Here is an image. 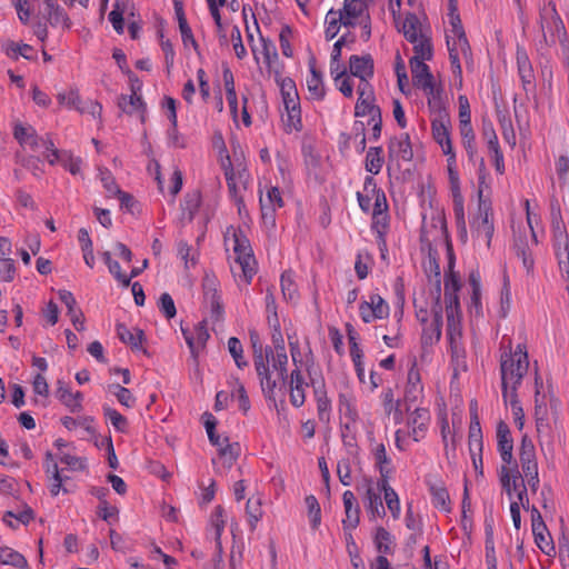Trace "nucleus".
Masks as SVG:
<instances>
[{
	"instance_id": "f257e3e1",
	"label": "nucleus",
	"mask_w": 569,
	"mask_h": 569,
	"mask_svg": "<svg viewBox=\"0 0 569 569\" xmlns=\"http://www.w3.org/2000/svg\"><path fill=\"white\" fill-rule=\"evenodd\" d=\"M274 81L280 88L282 102L287 111V128L300 131L302 129L301 108L298 90L295 81L290 77H282L280 69L273 70Z\"/></svg>"
},
{
	"instance_id": "f03ea898",
	"label": "nucleus",
	"mask_w": 569,
	"mask_h": 569,
	"mask_svg": "<svg viewBox=\"0 0 569 569\" xmlns=\"http://www.w3.org/2000/svg\"><path fill=\"white\" fill-rule=\"evenodd\" d=\"M540 28L542 31V40L546 44H555L556 39L563 47V52L569 57V46H567V32L565 24L557 12L556 3L549 1L540 8Z\"/></svg>"
},
{
	"instance_id": "7ed1b4c3",
	"label": "nucleus",
	"mask_w": 569,
	"mask_h": 569,
	"mask_svg": "<svg viewBox=\"0 0 569 569\" xmlns=\"http://www.w3.org/2000/svg\"><path fill=\"white\" fill-rule=\"evenodd\" d=\"M528 353H522L518 359H515V356L511 353H505L501 357V387L505 401L508 400V396L510 393L508 390V383L511 382V388L513 386L517 388L521 383V380L528 370Z\"/></svg>"
},
{
	"instance_id": "20e7f679",
	"label": "nucleus",
	"mask_w": 569,
	"mask_h": 569,
	"mask_svg": "<svg viewBox=\"0 0 569 569\" xmlns=\"http://www.w3.org/2000/svg\"><path fill=\"white\" fill-rule=\"evenodd\" d=\"M233 252L246 282L250 283L256 273V259L250 241L241 229L233 231Z\"/></svg>"
},
{
	"instance_id": "39448f33",
	"label": "nucleus",
	"mask_w": 569,
	"mask_h": 569,
	"mask_svg": "<svg viewBox=\"0 0 569 569\" xmlns=\"http://www.w3.org/2000/svg\"><path fill=\"white\" fill-rule=\"evenodd\" d=\"M450 116L432 118L431 132L435 141L441 147L445 154L453 153L452 142L450 139Z\"/></svg>"
},
{
	"instance_id": "423d86ee",
	"label": "nucleus",
	"mask_w": 569,
	"mask_h": 569,
	"mask_svg": "<svg viewBox=\"0 0 569 569\" xmlns=\"http://www.w3.org/2000/svg\"><path fill=\"white\" fill-rule=\"evenodd\" d=\"M356 42V34L348 31L343 36H341L333 44V49L330 57V73L333 76V80L336 83L339 82L341 78L347 76L346 68L340 66L341 59V44H353Z\"/></svg>"
},
{
	"instance_id": "0eeeda50",
	"label": "nucleus",
	"mask_w": 569,
	"mask_h": 569,
	"mask_svg": "<svg viewBox=\"0 0 569 569\" xmlns=\"http://www.w3.org/2000/svg\"><path fill=\"white\" fill-rule=\"evenodd\" d=\"M497 447L500 453L501 460L505 465L515 463L513 459V439L508 425L500 420L497 425Z\"/></svg>"
},
{
	"instance_id": "6e6552de",
	"label": "nucleus",
	"mask_w": 569,
	"mask_h": 569,
	"mask_svg": "<svg viewBox=\"0 0 569 569\" xmlns=\"http://www.w3.org/2000/svg\"><path fill=\"white\" fill-rule=\"evenodd\" d=\"M390 9L392 11L393 17H396V9L393 8V0H390ZM400 17L395 18L396 26L398 30L403 33V37L410 43H416L420 39L421 32V23L419 18L413 12H407L401 27H399L398 20Z\"/></svg>"
},
{
	"instance_id": "1a4fd4ad",
	"label": "nucleus",
	"mask_w": 569,
	"mask_h": 569,
	"mask_svg": "<svg viewBox=\"0 0 569 569\" xmlns=\"http://www.w3.org/2000/svg\"><path fill=\"white\" fill-rule=\"evenodd\" d=\"M389 160L401 159L403 161H411L413 158L412 146L409 133H402L399 138L392 137L388 144Z\"/></svg>"
},
{
	"instance_id": "9d476101",
	"label": "nucleus",
	"mask_w": 569,
	"mask_h": 569,
	"mask_svg": "<svg viewBox=\"0 0 569 569\" xmlns=\"http://www.w3.org/2000/svg\"><path fill=\"white\" fill-rule=\"evenodd\" d=\"M346 518L342 520L343 530L352 531L360 522V506L351 490H346L342 495Z\"/></svg>"
},
{
	"instance_id": "9b49d317",
	"label": "nucleus",
	"mask_w": 569,
	"mask_h": 569,
	"mask_svg": "<svg viewBox=\"0 0 569 569\" xmlns=\"http://www.w3.org/2000/svg\"><path fill=\"white\" fill-rule=\"evenodd\" d=\"M349 70L353 77L360 80H369L375 74V62L371 54H353L349 58Z\"/></svg>"
},
{
	"instance_id": "f8f14e48",
	"label": "nucleus",
	"mask_w": 569,
	"mask_h": 569,
	"mask_svg": "<svg viewBox=\"0 0 569 569\" xmlns=\"http://www.w3.org/2000/svg\"><path fill=\"white\" fill-rule=\"evenodd\" d=\"M409 64L413 84L422 90H431V86L435 84V80L429 66L416 59H410Z\"/></svg>"
},
{
	"instance_id": "ddd939ff",
	"label": "nucleus",
	"mask_w": 569,
	"mask_h": 569,
	"mask_svg": "<svg viewBox=\"0 0 569 569\" xmlns=\"http://www.w3.org/2000/svg\"><path fill=\"white\" fill-rule=\"evenodd\" d=\"M262 357L267 358V360H266L267 372L264 376H258V378L260 380V386H261L264 397L268 400L276 401L274 389L277 388V380L271 379V372H270V367H269V362L273 360V357H276L274 347L272 348V347L267 346L264 349L262 348Z\"/></svg>"
},
{
	"instance_id": "4468645a",
	"label": "nucleus",
	"mask_w": 569,
	"mask_h": 569,
	"mask_svg": "<svg viewBox=\"0 0 569 569\" xmlns=\"http://www.w3.org/2000/svg\"><path fill=\"white\" fill-rule=\"evenodd\" d=\"M309 68L311 74L309 78H307L308 92L310 99L320 101L325 98L326 90L323 86L322 72L317 69L315 57L309 59Z\"/></svg>"
},
{
	"instance_id": "2eb2a0df",
	"label": "nucleus",
	"mask_w": 569,
	"mask_h": 569,
	"mask_svg": "<svg viewBox=\"0 0 569 569\" xmlns=\"http://www.w3.org/2000/svg\"><path fill=\"white\" fill-rule=\"evenodd\" d=\"M56 396L71 412H80L82 410V392H71L69 387L61 380H58Z\"/></svg>"
},
{
	"instance_id": "dca6fc26",
	"label": "nucleus",
	"mask_w": 569,
	"mask_h": 569,
	"mask_svg": "<svg viewBox=\"0 0 569 569\" xmlns=\"http://www.w3.org/2000/svg\"><path fill=\"white\" fill-rule=\"evenodd\" d=\"M517 66L523 89L527 92L532 91L535 89V73L530 60L525 50L518 49Z\"/></svg>"
},
{
	"instance_id": "f3484780",
	"label": "nucleus",
	"mask_w": 569,
	"mask_h": 569,
	"mask_svg": "<svg viewBox=\"0 0 569 569\" xmlns=\"http://www.w3.org/2000/svg\"><path fill=\"white\" fill-rule=\"evenodd\" d=\"M59 299L66 305L68 316L70 317L72 325L78 331L84 330V316L80 309H77V301L72 292L68 290H59Z\"/></svg>"
},
{
	"instance_id": "a211bd4d",
	"label": "nucleus",
	"mask_w": 569,
	"mask_h": 569,
	"mask_svg": "<svg viewBox=\"0 0 569 569\" xmlns=\"http://www.w3.org/2000/svg\"><path fill=\"white\" fill-rule=\"evenodd\" d=\"M511 467H507L506 465L500 468V482L501 487L509 496L515 490L521 486V480H523L521 473L518 470L517 462L511 463Z\"/></svg>"
},
{
	"instance_id": "6ab92c4d",
	"label": "nucleus",
	"mask_w": 569,
	"mask_h": 569,
	"mask_svg": "<svg viewBox=\"0 0 569 569\" xmlns=\"http://www.w3.org/2000/svg\"><path fill=\"white\" fill-rule=\"evenodd\" d=\"M363 189L367 193H372L375 197L373 218H378L388 210L387 198L380 188L377 187L376 180L371 176H367L363 183Z\"/></svg>"
},
{
	"instance_id": "aec40b11",
	"label": "nucleus",
	"mask_w": 569,
	"mask_h": 569,
	"mask_svg": "<svg viewBox=\"0 0 569 569\" xmlns=\"http://www.w3.org/2000/svg\"><path fill=\"white\" fill-rule=\"evenodd\" d=\"M422 391V386L420 385V373L416 369V362L412 365L408 372V381L405 390L403 401L406 403V410H410V405L416 402L419 393Z\"/></svg>"
},
{
	"instance_id": "412c9836",
	"label": "nucleus",
	"mask_w": 569,
	"mask_h": 569,
	"mask_svg": "<svg viewBox=\"0 0 569 569\" xmlns=\"http://www.w3.org/2000/svg\"><path fill=\"white\" fill-rule=\"evenodd\" d=\"M366 481L368 485L366 490V508L370 515V519L373 520L377 517L382 518L386 516V509L381 496L375 491L371 479H366Z\"/></svg>"
},
{
	"instance_id": "4be33fe9",
	"label": "nucleus",
	"mask_w": 569,
	"mask_h": 569,
	"mask_svg": "<svg viewBox=\"0 0 569 569\" xmlns=\"http://www.w3.org/2000/svg\"><path fill=\"white\" fill-rule=\"evenodd\" d=\"M430 421L429 410L426 408H416L412 412V416L409 420V426H411V436L415 441H419L423 438L425 432L427 431L428 423Z\"/></svg>"
},
{
	"instance_id": "5701e85b",
	"label": "nucleus",
	"mask_w": 569,
	"mask_h": 569,
	"mask_svg": "<svg viewBox=\"0 0 569 569\" xmlns=\"http://www.w3.org/2000/svg\"><path fill=\"white\" fill-rule=\"evenodd\" d=\"M117 336L121 342L129 345L132 350H141L142 342L146 339L144 332L141 329L134 328L132 332L124 323H117Z\"/></svg>"
},
{
	"instance_id": "b1692460",
	"label": "nucleus",
	"mask_w": 569,
	"mask_h": 569,
	"mask_svg": "<svg viewBox=\"0 0 569 569\" xmlns=\"http://www.w3.org/2000/svg\"><path fill=\"white\" fill-rule=\"evenodd\" d=\"M428 97V108L433 118L449 117V112L446 108V103L442 99V88L431 86V90H423Z\"/></svg>"
},
{
	"instance_id": "393cba45",
	"label": "nucleus",
	"mask_w": 569,
	"mask_h": 569,
	"mask_svg": "<svg viewBox=\"0 0 569 569\" xmlns=\"http://www.w3.org/2000/svg\"><path fill=\"white\" fill-rule=\"evenodd\" d=\"M550 219L553 232V240L565 241L566 236H568V233L561 217L560 203L556 197H552L550 200Z\"/></svg>"
},
{
	"instance_id": "a878e982",
	"label": "nucleus",
	"mask_w": 569,
	"mask_h": 569,
	"mask_svg": "<svg viewBox=\"0 0 569 569\" xmlns=\"http://www.w3.org/2000/svg\"><path fill=\"white\" fill-rule=\"evenodd\" d=\"M373 543L379 552L386 557V555H392L395 552V537L383 527H377L373 536Z\"/></svg>"
},
{
	"instance_id": "bb28decb",
	"label": "nucleus",
	"mask_w": 569,
	"mask_h": 569,
	"mask_svg": "<svg viewBox=\"0 0 569 569\" xmlns=\"http://www.w3.org/2000/svg\"><path fill=\"white\" fill-rule=\"evenodd\" d=\"M174 13H176V18L178 20L179 30L181 33L183 44L187 46L188 43H190L193 47V49L197 51L199 46L193 37L190 26L188 24V21L186 19L183 4H180L179 2L176 3Z\"/></svg>"
},
{
	"instance_id": "cd10ccee",
	"label": "nucleus",
	"mask_w": 569,
	"mask_h": 569,
	"mask_svg": "<svg viewBox=\"0 0 569 569\" xmlns=\"http://www.w3.org/2000/svg\"><path fill=\"white\" fill-rule=\"evenodd\" d=\"M449 19H450V24H451V28H452L451 31H452V33L458 39V44L460 47V50H461L462 54L466 58H468V57L470 58L471 57V47H470L469 41L467 39V36H466V32H465V29H463L460 16L459 14L449 13Z\"/></svg>"
},
{
	"instance_id": "c85d7f7f",
	"label": "nucleus",
	"mask_w": 569,
	"mask_h": 569,
	"mask_svg": "<svg viewBox=\"0 0 569 569\" xmlns=\"http://www.w3.org/2000/svg\"><path fill=\"white\" fill-rule=\"evenodd\" d=\"M250 342L252 346L253 353V365L257 372V376H264L267 372L266 368V357H262V343L260 341V337L257 331H250Z\"/></svg>"
},
{
	"instance_id": "c756f323",
	"label": "nucleus",
	"mask_w": 569,
	"mask_h": 569,
	"mask_svg": "<svg viewBox=\"0 0 569 569\" xmlns=\"http://www.w3.org/2000/svg\"><path fill=\"white\" fill-rule=\"evenodd\" d=\"M210 335L206 321L200 322L196 328V338L186 336V342L193 358L198 357V350L204 348Z\"/></svg>"
},
{
	"instance_id": "7c9ffc66",
	"label": "nucleus",
	"mask_w": 569,
	"mask_h": 569,
	"mask_svg": "<svg viewBox=\"0 0 569 569\" xmlns=\"http://www.w3.org/2000/svg\"><path fill=\"white\" fill-rule=\"evenodd\" d=\"M0 563L12 566L18 569H28V561L23 555L10 547L0 548Z\"/></svg>"
},
{
	"instance_id": "2f4dec72",
	"label": "nucleus",
	"mask_w": 569,
	"mask_h": 569,
	"mask_svg": "<svg viewBox=\"0 0 569 569\" xmlns=\"http://www.w3.org/2000/svg\"><path fill=\"white\" fill-rule=\"evenodd\" d=\"M372 456L375 459V467L378 469L379 473H383L385 471H388L389 473L395 472V467L390 457L387 455L383 443H378L372 449Z\"/></svg>"
},
{
	"instance_id": "473e14b6",
	"label": "nucleus",
	"mask_w": 569,
	"mask_h": 569,
	"mask_svg": "<svg viewBox=\"0 0 569 569\" xmlns=\"http://www.w3.org/2000/svg\"><path fill=\"white\" fill-rule=\"evenodd\" d=\"M201 204V194L199 191L188 192L181 203V210L183 218L188 221H192L199 207Z\"/></svg>"
},
{
	"instance_id": "72a5a7b5",
	"label": "nucleus",
	"mask_w": 569,
	"mask_h": 569,
	"mask_svg": "<svg viewBox=\"0 0 569 569\" xmlns=\"http://www.w3.org/2000/svg\"><path fill=\"white\" fill-rule=\"evenodd\" d=\"M412 44L415 54L410 59H416L422 62H425V60L432 59L433 49L431 39L428 36L420 33V39Z\"/></svg>"
},
{
	"instance_id": "f704fd0d",
	"label": "nucleus",
	"mask_w": 569,
	"mask_h": 569,
	"mask_svg": "<svg viewBox=\"0 0 569 569\" xmlns=\"http://www.w3.org/2000/svg\"><path fill=\"white\" fill-rule=\"evenodd\" d=\"M468 445H469L470 453H473L475 451H478V453H482V449H483L482 430H481L480 421H476V417H473V421H470Z\"/></svg>"
},
{
	"instance_id": "c9c22d12",
	"label": "nucleus",
	"mask_w": 569,
	"mask_h": 569,
	"mask_svg": "<svg viewBox=\"0 0 569 569\" xmlns=\"http://www.w3.org/2000/svg\"><path fill=\"white\" fill-rule=\"evenodd\" d=\"M202 421H203V425H204V428H206V431H207V435H208V438H209V441L212 446L217 447L218 450L221 448V447H224L226 442L223 441V439H221V437L216 432V427H217V419L216 417L206 411L203 415H202Z\"/></svg>"
},
{
	"instance_id": "e433bc0d",
	"label": "nucleus",
	"mask_w": 569,
	"mask_h": 569,
	"mask_svg": "<svg viewBox=\"0 0 569 569\" xmlns=\"http://www.w3.org/2000/svg\"><path fill=\"white\" fill-rule=\"evenodd\" d=\"M382 147H370L365 161L366 170L372 174H378L383 164Z\"/></svg>"
},
{
	"instance_id": "4c0bfd02",
	"label": "nucleus",
	"mask_w": 569,
	"mask_h": 569,
	"mask_svg": "<svg viewBox=\"0 0 569 569\" xmlns=\"http://www.w3.org/2000/svg\"><path fill=\"white\" fill-rule=\"evenodd\" d=\"M475 223L477 232L488 226H493L491 202L489 200L480 199L478 201V218Z\"/></svg>"
},
{
	"instance_id": "58836bf2",
	"label": "nucleus",
	"mask_w": 569,
	"mask_h": 569,
	"mask_svg": "<svg viewBox=\"0 0 569 569\" xmlns=\"http://www.w3.org/2000/svg\"><path fill=\"white\" fill-rule=\"evenodd\" d=\"M432 503L436 508H440L445 511H450V498L448 490L442 486V483H432L429 487Z\"/></svg>"
},
{
	"instance_id": "ea45409f",
	"label": "nucleus",
	"mask_w": 569,
	"mask_h": 569,
	"mask_svg": "<svg viewBox=\"0 0 569 569\" xmlns=\"http://www.w3.org/2000/svg\"><path fill=\"white\" fill-rule=\"evenodd\" d=\"M223 441L226 442L224 447L219 449V456L223 458V465L226 468L230 469L240 455V445L239 442H229V438L224 437Z\"/></svg>"
},
{
	"instance_id": "a19ab883",
	"label": "nucleus",
	"mask_w": 569,
	"mask_h": 569,
	"mask_svg": "<svg viewBox=\"0 0 569 569\" xmlns=\"http://www.w3.org/2000/svg\"><path fill=\"white\" fill-rule=\"evenodd\" d=\"M246 513L249 518L250 529L253 531L257 528V523L262 518L263 511L261 508V499L259 497H251L246 503Z\"/></svg>"
},
{
	"instance_id": "79ce46f5",
	"label": "nucleus",
	"mask_w": 569,
	"mask_h": 569,
	"mask_svg": "<svg viewBox=\"0 0 569 569\" xmlns=\"http://www.w3.org/2000/svg\"><path fill=\"white\" fill-rule=\"evenodd\" d=\"M555 252L558 260L559 269L561 272L569 273V237L566 240H553Z\"/></svg>"
},
{
	"instance_id": "37998d69",
	"label": "nucleus",
	"mask_w": 569,
	"mask_h": 569,
	"mask_svg": "<svg viewBox=\"0 0 569 569\" xmlns=\"http://www.w3.org/2000/svg\"><path fill=\"white\" fill-rule=\"evenodd\" d=\"M211 525L214 528V540L218 548L221 549V535L226 526V510L222 506H217L211 515Z\"/></svg>"
},
{
	"instance_id": "c03bdc74",
	"label": "nucleus",
	"mask_w": 569,
	"mask_h": 569,
	"mask_svg": "<svg viewBox=\"0 0 569 569\" xmlns=\"http://www.w3.org/2000/svg\"><path fill=\"white\" fill-rule=\"evenodd\" d=\"M460 134L462 140V146L467 152V156L470 161H475L477 158V147H476V136L471 127L460 128Z\"/></svg>"
},
{
	"instance_id": "a18cd8bd",
	"label": "nucleus",
	"mask_w": 569,
	"mask_h": 569,
	"mask_svg": "<svg viewBox=\"0 0 569 569\" xmlns=\"http://www.w3.org/2000/svg\"><path fill=\"white\" fill-rule=\"evenodd\" d=\"M260 41L262 44L261 52L263 54L264 62L268 67L269 72H273V70L276 69V68H273V63L278 62V60H279V56H278L276 46L270 39L264 38L261 33H260Z\"/></svg>"
},
{
	"instance_id": "49530a36",
	"label": "nucleus",
	"mask_w": 569,
	"mask_h": 569,
	"mask_svg": "<svg viewBox=\"0 0 569 569\" xmlns=\"http://www.w3.org/2000/svg\"><path fill=\"white\" fill-rule=\"evenodd\" d=\"M519 460L521 466L537 462L535 445L527 435L522 437L520 442Z\"/></svg>"
},
{
	"instance_id": "de8ad7c7",
	"label": "nucleus",
	"mask_w": 569,
	"mask_h": 569,
	"mask_svg": "<svg viewBox=\"0 0 569 569\" xmlns=\"http://www.w3.org/2000/svg\"><path fill=\"white\" fill-rule=\"evenodd\" d=\"M103 415L106 419H108L111 425L114 427V429L119 432H127L128 431V420L124 416H122L120 412H118L116 409L104 406L103 407Z\"/></svg>"
},
{
	"instance_id": "09e8293b",
	"label": "nucleus",
	"mask_w": 569,
	"mask_h": 569,
	"mask_svg": "<svg viewBox=\"0 0 569 569\" xmlns=\"http://www.w3.org/2000/svg\"><path fill=\"white\" fill-rule=\"evenodd\" d=\"M228 350L233 358L236 366L239 369H243L248 366V361L243 358V348L241 341L236 338L231 337L228 340Z\"/></svg>"
},
{
	"instance_id": "8fccbe9b",
	"label": "nucleus",
	"mask_w": 569,
	"mask_h": 569,
	"mask_svg": "<svg viewBox=\"0 0 569 569\" xmlns=\"http://www.w3.org/2000/svg\"><path fill=\"white\" fill-rule=\"evenodd\" d=\"M305 502L308 509V516L312 529H317L321 522V508L313 495H309L305 498Z\"/></svg>"
},
{
	"instance_id": "3c124183",
	"label": "nucleus",
	"mask_w": 569,
	"mask_h": 569,
	"mask_svg": "<svg viewBox=\"0 0 569 569\" xmlns=\"http://www.w3.org/2000/svg\"><path fill=\"white\" fill-rule=\"evenodd\" d=\"M280 286L286 300H295L298 297L297 286L290 271H283L280 277Z\"/></svg>"
},
{
	"instance_id": "603ef678",
	"label": "nucleus",
	"mask_w": 569,
	"mask_h": 569,
	"mask_svg": "<svg viewBox=\"0 0 569 569\" xmlns=\"http://www.w3.org/2000/svg\"><path fill=\"white\" fill-rule=\"evenodd\" d=\"M446 301V311H447V322H448V331L453 330L455 327V312H458L460 309L459 297L457 293L452 292L449 296H445Z\"/></svg>"
},
{
	"instance_id": "864d4df0",
	"label": "nucleus",
	"mask_w": 569,
	"mask_h": 569,
	"mask_svg": "<svg viewBox=\"0 0 569 569\" xmlns=\"http://www.w3.org/2000/svg\"><path fill=\"white\" fill-rule=\"evenodd\" d=\"M340 21H341V16H338L337 11H335L333 9L328 11L327 17H326L327 27L325 30V36H326L327 41L332 40L338 34V32L340 30V26H341Z\"/></svg>"
},
{
	"instance_id": "5fc2aeb1",
	"label": "nucleus",
	"mask_w": 569,
	"mask_h": 569,
	"mask_svg": "<svg viewBox=\"0 0 569 569\" xmlns=\"http://www.w3.org/2000/svg\"><path fill=\"white\" fill-rule=\"evenodd\" d=\"M508 398H509L511 410L513 412L515 423L517 425V427L519 429H522L523 428V422H525V413H523L521 403H520V401L518 399V395L516 392V386H513L511 388Z\"/></svg>"
},
{
	"instance_id": "6e6d98bb",
	"label": "nucleus",
	"mask_w": 569,
	"mask_h": 569,
	"mask_svg": "<svg viewBox=\"0 0 569 569\" xmlns=\"http://www.w3.org/2000/svg\"><path fill=\"white\" fill-rule=\"evenodd\" d=\"M71 174L76 176L81 171L82 160L79 157H73L68 150H63L61 157L58 160Z\"/></svg>"
},
{
	"instance_id": "4d7b16f0",
	"label": "nucleus",
	"mask_w": 569,
	"mask_h": 569,
	"mask_svg": "<svg viewBox=\"0 0 569 569\" xmlns=\"http://www.w3.org/2000/svg\"><path fill=\"white\" fill-rule=\"evenodd\" d=\"M436 322H432L429 326H426L422 330L421 336V347L426 349L427 347H431L437 343L441 338V328L442 325L439 323V335H437Z\"/></svg>"
},
{
	"instance_id": "13d9d810",
	"label": "nucleus",
	"mask_w": 569,
	"mask_h": 569,
	"mask_svg": "<svg viewBox=\"0 0 569 569\" xmlns=\"http://www.w3.org/2000/svg\"><path fill=\"white\" fill-rule=\"evenodd\" d=\"M260 210H261V219L266 226L274 227L276 226V209L272 203H267L266 199L260 196Z\"/></svg>"
},
{
	"instance_id": "bf43d9fd",
	"label": "nucleus",
	"mask_w": 569,
	"mask_h": 569,
	"mask_svg": "<svg viewBox=\"0 0 569 569\" xmlns=\"http://www.w3.org/2000/svg\"><path fill=\"white\" fill-rule=\"evenodd\" d=\"M110 389L113 390L114 396L121 405L126 406L127 408H132L134 406L136 399L129 389L118 383L111 385Z\"/></svg>"
},
{
	"instance_id": "052dcab7",
	"label": "nucleus",
	"mask_w": 569,
	"mask_h": 569,
	"mask_svg": "<svg viewBox=\"0 0 569 569\" xmlns=\"http://www.w3.org/2000/svg\"><path fill=\"white\" fill-rule=\"evenodd\" d=\"M100 178H101L102 186L106 189V191L108 192L109 197H111V196L117 197L121 192V189L119 188L118 183L116 182L114 177L108 169L100 171Z\"/></svg>"
},
{
	"instance_id": "680f3d73",
	"label": "nucleus",
	"mask_w": 569,
	"mask_h": 569,
	"mask_svg": "<svg viewBox=\"0 0 569 569\" xmlns=\"http://www.w3.org/2000/svg\"><path fill=\"white\" fill-rule=\"evenodd\" d=\"M159 309L167 319H172L177 315V309L172 297L168 292H163L159 298Z\"/></svg>"
},
{
	"instance_id": "e2e57ef3",
	"label": "nucleus",
	"mask_w": 569,
	"mask_h": 569,
	"mask_svg": "<svg viewBox=\"0 0 569 569\" xmlns=\"http://www.w3.org/2000/svg\"><path fill=\"white\" fill-rule=\"evenodd\" d=\"M58 100L60 104H67L84 113V108L80 104L81 100L77 90H70L68 93H59Z\"/></svg>"
},
{
	"instance_id": "0e129e2a",
	"label": "nucleus",
	"mask_w": 569,
	"mask_h": 569,
	"mask_svg": "<svg viewBox=\"0 0 569 569\" xmlns=\"http://www.w3.org/2000/svg\"><path fill=\"white\" fill-rule=\"evenodd\" d=\"M395 71H396V76H397V80H398V87L401 92L406 93L405 88L408 87V76H407L405 62L399 52L396 56Z\"/></svg>"
},
{
	"instance_id": "69168bd1",
	"label": "nucleus",
	"mask_w": 569,
	"mask_h": 569,
	"mask_svg": "<svg viewBox=\"0 0 569 569\" xmlns=\"http://www.w3.org/2000/svg\"><path fill=\"white\" fill-rule=\"evenodd\" d=\"M339 409L340 412H342L351 423H356L358 419V412L356 408L352 406L350 399L347 397V395L340 393L339 395Z\"/></svg>"
},
{
	"instance_id": "338daca9",
	"label": "nucleus",
	"mask_w": 569,
	"mask_h": 569,
	"mask_svg": "<svg viewBox=\"0 0 569 569\" xmlns=\"http://www.w3.org/2000/svg\"><path fill=\"white\" fill-rule=\"evenodd\" d=\"M291 34H292V29L290 28V26L284 24L281 28V31L279 34V42H280V48H281L282 54L287 58H291L293 56V50H292L290 41H289Z\"/></svg>"
},
{
	"instance_id": "774afa93",
	"label": "nucleus",
	"mask_w": 569,
	"mask_h": 569,
	"mask_svg": "<svg viewBox=\"0 0 569 569\" xmlns=\"http://www.w3.org/2000/svg\"><path fill=\"white\" fill-rule=\"evenodd\" d=\"M376 99L366 98L363 100H358L355 106V117L360 118L368 116L370 113H375L377 111V104H375Z\"/></svg>"
}]
</instances>
